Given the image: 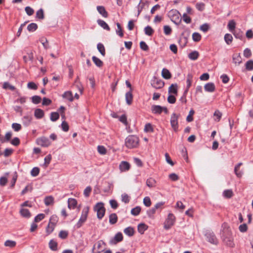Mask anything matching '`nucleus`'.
Listing matches in <instances>:
<instances>
[{
  "mask_svg": "<svg viewBox=\"0 0 253 253\" xmlns=\"http://www.w3.org/2000/svg\"><path fill=\"white\" fill-rule=\"evenodd\" d=\"M233 61L235 64H238L239 65L242 62V59L240 56V54H234L233 55Z\"/></svg>",
  "mask_w": 253,
  "mask_h": 253,
  "instance_id": "nucleus-26",
  "label": "nucleus"
},
{
  "mask_svg": "<svg viewBox=\"0 0 253 253\" xmlns=\"http://www.w3.org/2000/svg\"><path fill=\"white\" fill-rule=\"evenodd\" d=\"M122 201L124 202L125 204H127L129 202L130 200V197L126 193H124L121 196Z\"/></svg>",
  "mask_w": 253,
  "mask_h": 253,
  "instance_id": "nucleus-40",
  "label": "nucleus"
},
{
  "mask_svg": "<svg viewBox=\"0 0 253 253\" xmlns=\"http://www.w3.org/2000/svg\"><path fill=\"white\" fill-rule=\"evenodd\" d=\"M151 111L153 114H160L162 112V107L160 105H153L151 107Z\"/></svg>",
  "mask_w": 253,
  "mask_h": 253,
  "instance_id": "nucleus-14",
  "label": "nucleus"
},
{
  "mask_svg": "<svg viewBox=\"0 0 253 253\" xmlns=\"http://www.w3.org/2000/svg\"><path fill=\"white\" fill-rule=\"evenodd\" d=\"M21 215L25 218H30L31 217V213L29 210L27 209H22L20 211Z\"/></svg>",
  "mask_w": 253,
  "mask_h": 253,
  "instance_id": "nucleus-24",
  "label": "nucleus"
},
{
  "mask_svg": "<svg viewBox=\"0 0 253 253\" xmlns=\"http://www.w3.org/2000/svg\"><path fill=\"white\" fill-rule=\"evenodd\" d=\"M94 64L98 67H101L103 65V62L97 57L93 56L92 58Z\"/></svg>",
  "mask_w": 253,
  "mask_h": 253,
  "instance_id": "nucleus-35",
  "label": "nucleus"
},
{
  "mask_svg": "<svg viewBox=\"0 0 253 253\" xmlns=\"http://www.w3.org/2000/svg\"><path fill=\"white\" fill-rule=\"evenodd\" d=\"M164 32L166 35H170L171 33L172 30L169 26L165 25L164 26Z\"/></svg>",
  "mask_w": 253,
  "mask_h": 253,
  "instance_id": "nucleus-52",
  "label": "nucleus"
},
{
  "mask_svg": "<svg viewBox=\"0 0 253 253\" xmlns=\"http://www.w3.org/2000/svg\"><path fill=\"white\" fill-rule=\"evenodd\" d=\"M58 217L56 215H52L49 219V224H53L56 225V223L58 222Z\"/></svg>",
  "mask_w": 253,
  "mask_h": 253,
  "instance_id": "nucleus-42",
  "label": "nucleus"
},
{
  "mask_svg": "<svg viewBox=\"0 0 253 253\" xmlns=\"http://www.w3.org/2000/svg\"><path fill=\"white\" fill-rule=\"evenodd\" d=\"M154 30L150 26H147L144 28V33L147 36H152V34L154 33Z\"/></svg>",
  "mask_w": 253,
  "mask_h": 253,
  "instance_id": "nucleus-38",
  "label": "nucleus"
},
{
  "mask_svg": "<svg viewBox=\"0 0 253 253\" xmlns=\"http://www.w3.org/2000/svg\"><path fill=\"white\" fill-rule=\"evenodd\" d=\"M232 33L236 39L242 40L244 38L243 32L240 30H235Z\"/></svg>",
  "mask_w": 253,
  "mask_h": 253,
  "instance_id": "nucleus-27",
  "label": "nucleus"
},
{
  "mask_svg": "<svg viewBox=\"0 0 253 253\" xmlns=\"http://www.w3.org/2000/svg\"><path fill=\"white\" fill-rule=\"evenodd\" d=\"M169 94H177V84H172L169 88Z\"/></svg>",
  "mask_w": 253,
  "mask_h": 253,
  "instance_id": "nucleus-22",
  "label": "nucleus"
},
{
  "mask_svg": "<svg viewBox=\"0 0 253 253\" xmlns=\"http://www.w3.org/2000/svg\"><path fill=\"white\" fill-rule=\"evenodd\" d=\"M45 217V215L43 213H39L35 217L34 222H38L42 220Z\"/></svg>",
  "mask_w": 253,
  "mask_h": 253,
  "instance_id": "nucleus-49",
  "label": "nucleus"
},
{
  "mask_svg": "<svg viewBox=\"0 0 253 253\" xmlns=\"http://www.w3.org/2000/svg\"><path fill=\"white\" fill-rule=\"evenodd\" d=\"M37 24L34 23L30 24L27 27V30L30 32L35 31L37 29Z\"/></svg>",
  "mask_w": 253,
  "mask_h": 253,
  "instance_id": "nucleus-41",
  "label": "nucleus"
},
{
  "mask_svg": "<svg viewBox=\"0 0 253 253\" xmlns=\"http://www.w3.org/2000/svg\"><path fill=\"white\" fill-rule=\"evenodd\" d=\"M94 211H97V216L99 219H101L104 216L105 209L103 203L100 202L96 204L94 207Z\"/></svg>",
  "mask_w": 253,
  "mask_h": 253,
  "instance_id": "nucleus-5",
  "label": "nucleus"
},
{
  "mask_svg": "<svg viewBox=\"0 0 253 253\" xmlns=\"http://www.w3.org/2000/svg\"><path fill=\"white\" fill-rule=\"evenodd\" d=\"M223 195L226 198H230L233 196V192L231 190H225L223 192Z\"/></svg>",
  "mask_w": 253,
  "mask_h": 253,
  "instance_id": "nucleus-58",
  "label": "nucleus"
},
{
  "mask_svg": "<svg viewBox=\"0 0 253 253\" xmlns=\"http://www.w3.org/2000/svg\"><path fill=\"white\" fill-rule=\"evenodd\" d=\"M36 17L40 19H43L44 18L43 11L42 9H40L37 11Z\"/></svg>",
  "mask_w": 253,
  "mask_h": 253,
  "instance_id": "nucleus-54",
  "label": "nucleus"
},
{
  "mask_svg": "<svg viewBox=\"0 0 253 253\" xmlns=\"http://www.w3.org/2000/svg\"><path fill=\"white\" fill-rule=\"evenodd\" d=\"M179 118V115H177L176 113H173L171 117L170 120V125L171 127L173 128L174 131L176 132L178 131V119Z\"/></svg>",
  "mask_w": 253,
  "mask_h": 253,
  "instance_id": "nucleus-6",
  "label": "nucleus"
},
{
  "mask_svg": "<svg viewBox=\"0 0 253 253\" xmlns=\"http://www.w3.org/2000/svg\"><path fill=\"white\" fill-rule=\"evenodd\" d=\"M49 247L52 251H56L57 250V243L53 240H51L49 242Z\"/></svg>",
  "mask_w": 253,
  "mask_h": 253,
  "instance_id": "nucleus-28",
  "label": "nucleus"
},
{
  "mask_svg": "<svg viewBox=\"0 0 253 253\" xmlns=\"http://www.w3.org/2000/svg\"><path fill=\"white\" fill-rule=\"evenodd\" d=\"M205 90L207 92H213L215 90V85L213 83H208L204 86Z\"/></svg>",
  "mask_w": 253,
  "mask_h": 253,
  "instance_id": "nucleus-13",
  "label": "nucleus"
},
{
  "mask_svg": "<svg viewBox=\"0 0 253 253\" xmlns=\"http://www.w3.org/2000/svg\"><path fill=\"white\" fill-rule=\"evenodd\" d=\"M192 39L194 42H199L201 40V36L199 33L195 32L192 34Z\"/></svg>",
  "mask_w": 253,
  "mask_h": 253,
  "instance_id": "nucleus-47",
  "label": "nucleus"
},
{
  "mask_svg": "<svg viewBox=\"0 0 253 253\" xmlns=\"http://www.w3.org/2000/svg\"><path fill=\"white\" fill-rule=\"evenodd\" d=\"M125 98L126 104L130 105L132 103L133 95L131 91H129L126 93Z\"/></svg>",
  "mask_w": 253,
  "mask_h": 253,
  "instance_id": "nucleus-18",
  "label": "nucleus"
},
{
  "mask_svg": "<svg viewBox=\"0 0 253 253\" xmlns=\"http://www.w3.org/2000/svg\"><path fill=\"white\" fill-rule=\"evenodd\" d=\"M246 69L248 71L253 70V60H250L245 64Z\"/></svg>",
  "mask_w": 253,
  "mask_h": 253,
  "instance_id": "nucleus-43",
  "label": "nucleus"
},
{
  "mask_svg": "<svg viewBox=\"0 0 253 253\" xmlns=\"http://www.w3.org/2000/svg\"><path fill=\"white\" fill-rule=\"evenodd\" d=\"M236 23L234 20H230L227 25L229 30L232 33L235 31Z\"/></svg>",
  "mask_w": 253,
  "mask_h": 253,
  "instance_id": "nucleus-37",
  "label": "nucleus"
},
{
  "mask_svg": "<svg viewBox=\"0 0 253 253\" xmlns=\"http://www.w3.org/2000/svg\"><path fill=\"white\" fill-rule=\"evenodd\" d=\"M224 39L225 42L228 45H229L231 43V42L233 41V37L231 34H226L224 35Z\"/></svg>",
  "mask_w": 253,
  "mask_h": 253,
  "instance_id": "nucleus-33",
  "label": "nucleus"
},
{
  "mask_svg": "<svg viewBox=\"0 0 253 253\" xmlns=\"http://www.w3.org/2000/svg\"><path fill=\"white\" fill-rule=\"evenodd\" d=\"M119 167L122 171H125L129 169L130 165L128 162L124 161L120 164Z\"/></svg>",
  "mask_w": 253,
  "mask_h": 253,
  "instance_id": "nucleus-20",
  "label": "nucleus"
},
{
  "mask_svg": "<svg viewBox=\"0 0 253 253\" xmlns=\"http://www.w3.org/2000/svg\"><path fill=\"white\" fill-rule=\"evenodd\" d=\"M207 240L212 244L217 245L218 241L213 232H207L206 235Z\"/></svg>",
  "mask_w": 253,
  "mask_h": 253,
  "instance_id": "nucleus-10",
  "label": "nucleus"
},
{
  "mask_svg": "<svg viewBox=\"0 0 253 253\" xmlns=\"http://www.w3.org/2000/svg\"><path fill=\"white\" fill-rule=\"evenodd\" d=\"M123 235L121 232L117 233L114 236L113 240H112V243L116 244L119 242H120L123 240Z\"/></svg>",
  "mask_w": 253,
  "mask_h": 253,
  "instance_id": "nucleus-11",
  "label": "nucleus"
},
{
  "mask_svg": "<svg viewBox=\"0 0 253 253\" xmlns=\"http://www.w3.org/2000/svg\"><path fill=\"white\" fill-rule=\"evenodd\" d=\"M44 115V111L41 109H36L34 112L35 117L38 119H40L43 117Z\"/></svg>",
  "mask_w": 253,
  "mask_h": 253,
  "instance_id": "nucleus-16",
  "label": "nucleus"
},
{
  "mask_svg": "<svg viewBox=\"0 0 253 253\" xmlns=\"http://www.w3.org/2000/svg\"><path fill=\"white\" fill-rule=\"evenodd\" d=\"M3 87L5 89H9L11 90H14L15 89V87L10 84L8 83H4L3 84Z\"/></svg>",
  "mask_w": 253,
  "mask_h": 253,
  "instance_id": "nucleus-60",
  "label": "nucleus"
},
{
  "mask_svg": "<svg viewBox=\"0 0 253 253\" xmlns=\"http://www.w3.org/2000/svg\"><path fill=\"white\" fill-rule=\"evenodd\" d=\"M117 29L116 30V33L121 37H122L124 35L123 30L121 25L119 23H117Z\"/></svg>",
  "mask_w": 253,
  "mask_h": 253,
  "instance_id": "nucleus-53",
  "label": "nucleus"
},
{
  "mask_svg": "<svg viewBox=\"0 0 253 253\" xmlns=\"http://www.w3.org/2000/svg\"><path fill=\"white\" fill-rule=\"evenodd\" d=\"M199 56V52L197 51H193L188 54V57L192 60H195L198 59Z\"/></svg>",
  "mask_w": 253,
  "mask_h": 253,
  "instance_id": "nucleus-31",
  "label": "nucleus"
},
{
  "mask_svg": "<svg viewBox=\"0 0 253 253\" xmlns=\"http://www.w3.org/2000/svg\"><path fill=\"white\" fill-rule=\"evenodd\" d=\"M12 127L15 131H18L21 129V126L19 124L13 123Z\"/></svg>",
  "mask_w": 253,
  "mask_h": 253,
  "instance_id": "nucleus-64",
  "label": "nucleus"
},
{
  "mask_svg": "<svg viewBox=\"0 0 253 253\" xmlns=\"http://www.w3.org/2000/svg\"><path fill=\"white\" fill-rule=\"evenodd\" d=\"M148 226L145 224L140 223L138 225V231L139 233L142 234L148 229Z\"/></svg>",
  "mask_w": 253,
  "mask_h": 253,
  "instance_id": "nucleus-29",
  "label": "nucleus"
},
{
  "mask_svg": "<svg viewBox=\"0 0 253 253\" xmlns=\"http://www.w3.org/2000/svg\"><path fill=\"white\" fill-rule=\"evenodd\" d=\"M97 48L101 54L103 56H105V49L104 45L101 43H98L97 45Z\"/></svg>",
  "mask_w": 253,
  "mask_h": 253,
  "instance_id": "nucleus-34",
  "label": "nucleus"
},
{
  "mask_svg": "<svg viewBox=\"0 0 253 253\" xmlns=\"http://www.w3.org/2000/svg\"><path fill=\"white\" fill-rule=\"evenodd\" d=\"M104 249V243L102 240H100L94 244L92 250V253H100L103 252Z\"/></svg>",
  "mask_w": 253,
  "mask_h": 253,
  "instance_id": "nucleus-8",
  "label": "nucleus"
},
{
  "mask_svg": "<svg viewBox=\"0 0 253 253\" xmlns=\"http://www.w3.org/2000/svg\"><path fill=\"white\" fill-rule=\"evenodd\" d=\"M63 97L68 99L69 101L72 102L74 100L73 94L71 91H67L64 93L62 95Z\"/></svg>",
  "mask_w": 253,
  "mask_h": 253,
  "instance_id": "nucleus-25",
  "label": "nucleus"
},
{
  "mask_svg": "<svg viewBox=\"0 0 253 253\" xmlns=\"http://www.w3.org/2000/svg\"><path fill=\"white\" fill-rule=\"evenodd\" d=\"M165 156L166 161H167V162L168 164H169L170 165H171L172 166H173L174 164L173 162L172 161V160L171 159L169 154L166 153L165 154Z\"/></svg>",
  "mask_w": 253,
  "mask_h": 253,
  "instance_id": "nucleus-61",
  "label": "nucleus"
},
{
  "mask_svg": "<svg viewBox=\"0 0 253 253\" xmlns=\"http://www.w3.org/2000/svg\"><path fill=\"white\" fill-rule=\"evenodd\" d=\"M140 48L144 51H147L149 49V47L145 42L141 41L140 42Z\"/></svg>",
  "mask_w": 253,
  "mask_h": 253,
  "instance_id": "nucleus-59",
  "label": "nucleus"
},
{
  "mask_svg": "<svg viewBox=\"0 0 253 253\" xmlns=\"http://www.w3.org/2000/svg\"><path fill=\"white\" fill-rule=\"evenodd\" d=\"M40 41L42 43V45L45 49H47L49 48L48 42L45 38H41L40 40Z\"/></svg>",
  "mask_w": 253,
  "mask_h": 253,
  "instance_id": "nucleus-44",
  "label": "nucleus"
},
{
  "mask_svg": "<svg viewBox=\"0 0 253 253\" xmlns=\"http://www.w3.org/2000/svg\"><path fill=\"white\" fill-rule=\"evenodd\" d=\"M162 76L165 79H169L171 77L170 72L166 68H164L162 71Z\"/></svg>",
  "mask_w": 253,
  "mask_h": 253,
  "instance_id": "nucleus-23",
  "label": "nucleus"
},
{
  "mask_svg": "<svg viewBox=\"0 0 253 253\" xmlns=\"http://www.w3.org/2000/svg\"><path fill=\"white\" fill-rule=\"evenodd\" d=\"M119 120L124 124L126 127L128 126V122L127 121V117L125 114H123L119 118Z\"/></svg>",
  "mask_w": 253,
  "mask_h": 253,
  "instance_id": "nucleus-39",
  "label": "nucleus"
},
{
  "mask_svg": "<svg viewBox=\"0 0 253 253\" xmlns=\"http://www.w3.org/2000/svg\"><path fill=\"white\" fill-rule=\"evenodd\" d=\"M97 23L99 26L102 27L104 29L109 30L110 28L108 24L103 20L101 19H98L97 20Z\"/></svg>",
  "mask_w": 253,
  "mask_h": 253,
  "instance_id": "nucleus-32",
  "label": "nucleus"
},
{
  "mask_svg": "<svg viewBox=\"0 0 253 253\" xmlns=\"http://www.w3.org/2000/svg\"><path fill=\"white\" fill-rule=\"evenodd\" d=\"M168 15L172 22L176 25H179L181 21V18H180L181 15L177 10H171L169 11Z\"/></svg>",
  "mask_w": 253,
  "mask_h": 253,
  "instance_id": "nucleus-2",
  "label": "nucleus"
},
{
  "mask_svg": "<svg viewBox=\"0 0 253 253\" xmlns=\"http://www.w3.org/2000/svg\"><path fill=\"white\" fill-rule=\"evenodd\" d=\"M42 98L38 95L33 96L32 97V101L33 103L37 104L41 102Z\"/></svg>",
  "mask_w": 253,
  "mask_h": 253,
  "instance_id": "nucleus-50",
  "label": "nucleus"
},
{
  "mask_svg": "<svg viewBox=\"0 0 253 253\" xmlns=\"http://www.w3.org/2000/svg\"><path fill=\"white\" fill-rule=\"evenodd\" d=\"M223 241L227 246L229 247L233 246V238L231 236V233L228 237H226L223 239Z\"/></svg>",
  "mask_w": 253,
  "mask_h": 253,
  "instance_id": "nucleus-15",
  "label": "nucleus"
},
{
  "mask_svg": "<svg viewBox=\"0 0 253 253\" xmlns=\"http://www.w3.org/2000/svg\"><path fill=\"white\" fill-rule=\"evenodd\" d=\"M36 143L42 147H47L51 144V142L48 138L42 136L36 139Z\"/></svg>",
  "mask_w": 253,
  "mask_h": 253,
  "instance_id": "nucleus-7",
  "label": "nucleus"
},
{
  "mask_svg": "<svg viewBox=\"0 0 253 253\" xmlns=\"http://www.w3.org/2000/svg\"><path fill=\"white\" fill-rule=\"evenodd\" d=\"M44 202L46 206H48L53 203L54 198L51 196H47L44 198Z\"/></svg>",
  "mask_w": 253,
  "mask_h": 253,
  "instance_id": "nucleus-30",
  "label": "nucleus"
},
{
  "mask_svg": "<svg viewBox=\"0 0 253 253\" xmlns=\"http://www.w3.org/2000/svg\"><path fill=\"white\" fill-rule=\"evenodd\" d=\"M77 205V201L75 199L69 198L68 200V207L70 209H74Z\"/></svg>",
  "mask_w": 253,
  "mask_h": 253,
  "instance_id": "nucleus-12",
  "label": "nucleus"
},
{
  "mask_svg": "<svg viewBox=\"0 0 253 253\" xmlns=\"http://www.w3.org/2000/svg\"><path fill=\"white\" fill-rule=\"evenodd\" d=\"M91 187L89 186H87L85 189L84 190V196L85 197H88L89 195H90V193L91 191Z\"/></svg>",
  "mask_w": 253,
  "mask_h": 253,
  "instance_id": "nucleus-57",
  "label": "nucleus"
},
{
  "mask_svg": "<svg viewBox=\"0 0 253 253\" xmlns=\"http://www.w3.org/2000/svg\"><path fill=\"white\" fill-rule=\"evenodd\" d=\"M124 232L126 235H127L128 236L131 237L133 236V235L134 234L135 230L134 228L129 226L126 228L124 230Z\"/></svg>",
  "mask_w": 253,
  "mask_h": 253,
  "instance_id": "nucleus-17",
  "label": "nucleus"
},
{
  "mask_svg": "<svg viewBox=\"0 0 253 253\" xmlns=\"http://www.w3.org/2000/svg\"><path fill=\"white\" fill-rule=\"evenodd\" d=\"M16 243L14 241L6 240L4 243V245L6 247H9L11 248L14 247L16 246Z\"/></svg>",
  "mask_w": 253,
  "mask_h": 253,
  "instance_id": "nucleus-48",
  "label": "nucleus"
},
{
  "mask_svg": "<svg viewBox=\"0 0 253 253\" xmlns=\"http://www.w3.org/2000/svg\"><path fill=\"white\" fill-rule=\"evenodd\" d=\"M175 221V216L171 213H169L164 223V228L166 230L170 229L174 225Z\"/></svg>",
  "mask_w": 253,
  "mask_h": 253,
  "instance_id": "nucleus-4",
  "label": "nucleus"
},
{
  "mask_svg": "<svg viewBox=\"0 0 253 253\" xmlns=\"http://www.w3.org/2000/svg\"><path fill=\"white\" fill-rule=\"evenodd\" d=\"M68 235V232L67 231L61 230L59 234V237L62 239H66Z\"/></svg>",
  "mask_w": 253,
  "mask_h": 253,
  "instance_id": "nucleus-55",
  "label": "nucleus"
},
{
  "mask_svg": "<svg viewBox=\"0 0 253 253\" xmlns=\"http://www.w3.org/2000/svg\"><path fill=\"white\" fill-rule=\"evenodd\" d=\"M97 10L98 12L104 18L108 17V14L105 7L103 6H97Z\"/></svg>",
  "mask_w": 253,
  "mask_h": 253,
  "instance_id": "nucleus-19",
  "label": "nucleus"
},
{
  "mask_svg": "<svg viewBox=\"0 0 253 253\" xmlns=\"http://www.w3.org/2000/svg\"><path fill=\"white\" fill-rule=\"evenodd\" d=\"M88 213V208H84L82 212V215L78 222L74 225V228L75 229L80 228L86 221Z\"/></svg>",
  "mask_w": 253,
  "mask_h": 253,
  "instance_id": "nucleus-3",
  "label": "nucleus"
},
{
  "mask_svg": "<svg viewBox=\"0 0 253 253\" xmlns=\"http://www.w3.org/2000/svg\"><path fill=\"white\" fill-rule=\"evenodd\" d=\"M156 183V180L153 178H150L147 180V185L150 187H152L155 186Z\"/></svg>",
  "mask_w": 253,
  "mask_h": 253,
  "instance_id": "nucleus-46",
  "label": "nucleus"
},
{
  "mask_svg": "<svg viewBox=\"0 0 253 253\" xmlns=\"http://www.w3.org/2000/svg\"><path fill=\"white\" fill-rule=\"evenodd\" d=\"M55 225L53 224H49L48 223L46 228V231L48 234H51L54 230Z\"/></svg>",
  "mask_w": 253,
  "mask_h": 253,
  "instance_id": "nucleus-51",
  "label": "nucleus"
},
{
  "mask_svg": "<svg viewBox=\"0 0 253 253\" xmlns=\"http://www.w3.org/2000/svg\"><path fill=\"white\" fill-rule=\"evenodd\" d=\"M59 118V113L57 112H52L50 114V119L52 122L56 121Z\"/></svg>",
  "mask_w": 253,
  "mask_h": 253,
  "instance_id": "nucleus-45",
  "label": "nucleus"
},
{
  "mask_svg": "<svg viewBox=\"0 0 253 253\" xmlns=\"http://www.w3.org/2000/svg\"><path fill=\"white\" fill-rule=\"evenodd\" d=\"M151 85L156 89H160L164 86V82L160 79L154 77L151 81Z\"/></svg>",
  "mask_w": 253,
  "mask_h": 253,
  "instance_id": "nucleus-9",
  "label": "nucleus"
},
{
  "mask_svg": "<svg viewBox=\"0 0 253 253\" xmlns=\"http://www.w3.org/2000/svg\"><path fill=\"white\" fill-rule=\"evenodd\" d=\"M192 79H193L192 76L191 74H188L187 75V79H186L187 85H186V89L185 90V93H187L189 88L191 86L192 82Z\"/></svg>",
  "mask_w": 253,
  "mask_h": 253,
  "instance_id": "nucleus-21",
  "label": "nucleus"
},
{
  "mask_svg": "<svg viewBox=\"0 0 253 253\" xmlns=\"http://www.w3.org/2000/svg\"><path fill=\"white\" fill-rule=\"evenodd\" d=\"M143 204L147 207H149L151 205V201L149 197H145L143 199Z\"/></svg>",
  "mask_w": 253,
  "mask_h": 253,
  "instance_id": "nucleus-56",
  "label": "nucleus"
},
{
  "mask_svg": "<svg viewBox=\"0 0 253 253\" xmlns=\"http://www.w3.org/2000/svg\"><path fill=\"white\" fill-rule=\"evenodd\" d=\"M141 210V207L139 206H137L131 209V214H132L133 215L137 216L140 213Z\"/></svg>",
  "mask_w": 253,
  "mask_h": 253,
  "instance_id": "nucleus-36",
  "label": "nucleus"
},
{
  "mask_svg": "<svg viewBox=\"0 0 253 253\" xmlns=\"http://www.w3.org/2000/svg\"><path fill=\"white\" fill-rule=\"evenodd\" d=\"M61 127L64 131L67 132L69 130V126L66 121H63L61 124Z\"/></svg>",
  "mask_w": 253,
  "mask_h": 253,
  "instance_id": "nucleus-63",
  "label": "nucleus"
},
{
  "mask_svg": "<svg viewBox=\"0 0 253 253\" xmlns=\"http://www.w3.org/2000/svg\"><path fill=\"white\" fill-rule=\"evenodd\" d=\"M138 138L134 135H129L126 139V145L128 148L136 147L138 145Z\"/></svg>",
  "mask_w": 253,
  "mask_h": 253,
  "instance_id": "nucleus-1",
  "label": "nucleus"
},
{
  "mask_svg": "<svg viewBox=\"0 0 253 253\" xmlns=\"http://www.w3.org/2000/svg\"><path fill=\"white\" fill-rule=\"evenodd\" d=\"M243 54L244 56L246 58L250 57L252 55V52L251 50L248 48H246L244 50Z\"/></svg>",
  "mask_w": 253,
  "mask_h": 253,
  "instance_id": "nucleus-62",
  "label": "nucleus"
}]
</instances>
